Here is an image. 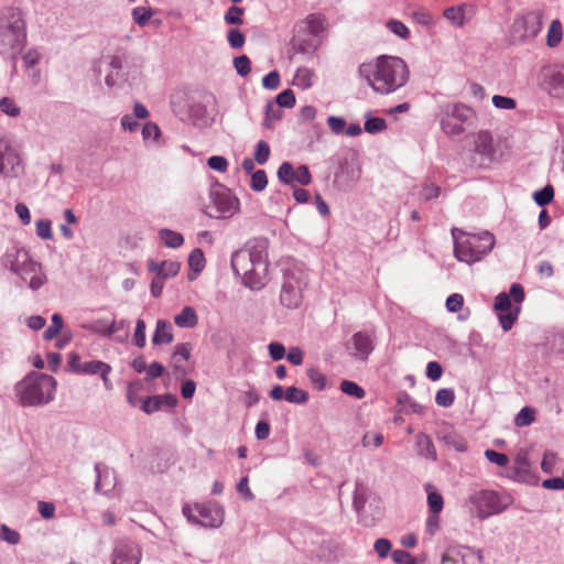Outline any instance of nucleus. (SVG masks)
Here are the masks:
<instances>
[{
    "label": "nucleus",
    "mask_w": 564,
    "mask_h": 564,
    "mask_svg": "<svg viewBox=\"0 0 564 564\" xmlns=\"http://www.w3.org/2000/svg\"><path fill=\"white\" fill-rule=\"evenodd\" d=\"M183 514L188 521L204 527L218 528L224 521V510L217 503L185 505Z\"/></svg>",
    "instance_id": "nucleus-12"
},
{
    "label": "nucleus",
    "mask_w": 564,
    "mask_h": 564,
    "mask_svg": "<svg viewBox=\"0 0 564 564\" xmlns=\"http://www.w3.org/2000/svg\"><path fill=\"white\" fill-rule=\"evenodd\" d=\"M544 79L550 87L556 88L564 84V74L560 70L547 68L544 70Z\"/></svg>",
    "instance_id": "nucleus-49"
},
{
    "label": "nucleus",
    "mask_w": 564,
    "mask_h": 564,
    "mask_svg": "<svg viewBox=\"0 0 564 564\" xmlns=\"http://www.w3.org/2000/svg\"><path fill=\"white\" fill-rule=\"evenodd\" d=\"M392 560L397 564H415L414 558L412 555L403 550H395L392 552Z\"/></svg>",
    "instance_id": "nucleus-64"
},
{
    "label": "nucleus",
    "mask_w": 564,
    "mask_h": 564,
    "mask_svg": "<svg viewBox=\"0 0 564 564\" xmlns=\"http://www.w3.org/2000/svg\"><path fill=\"white\" fill-rule=\"evenodd\" d=\"M438 436L447 446L457 452H465L467 449V441L451 426H444L438 432Z\"/></svg>",
    "instance_id": "nucleus-27"
},
{
    "label": "nucleus",
    "mask_w": 564,
    "mask_h": 564,
    "mask_svg": "<svg viewBox=\"0 0 564 564\" xmlns=\"http://www.w3.org/2000/svg\"><path fill=\"white\" fill-rule=\"evenodd\" d=\"M174 323L181 328H194L198 323L197 313L192 306H185L174 316Z\"/></svg>",
    "instance_id": "nucleus-31"
},
{
    "label": "nucleus",
    "mask_w": 564,
    "mask_h": 564,
    "mask_svg": "<svg viewBox=\"0 0 564 564\" xmlns=\"http://www.w3.org/2000/svg\"><path fill=\"white\" fill-rule=\"evenodd\" d=\"M153 10L147 7H135L132 9L131 15L133 22L139 26H145L153 17Z\"/></svg>",
    "instance_id": "nucleus-37"
},
{
    "label": "nucleus",
    "mask_w": 564,
    "mask_h": 564,
    "mask_svg": "<svg viewBox=\"0 0 564 564\" xmlns=\"http://www.w3.org/2000/svg\"><path fill=\"white\" fill-rule=\"evenodd\" d=\"M467 503L471 516L485 520L503 512L511 505V498L494 490H480L470 495Z\"/></svg>",
    "instance_id": "nucleus-6"
},
{
    "label": "nucleus",
    "mask_w": 564,
    "mask_h": 564,
    "mask_svg": "<svg viewBox=\"0 0 564 564\" xmlns=\"http://www.w3.org/2000/svg\"><path fill=\"white\" fill-rule=\"evenodd\" d=\"M140 550L133 542L121 541L113 551L112 564H139Z\"/></svg>",
    "instance_id": "nucleus-22"
},
{
    "label": "nucleus",
    "mask_w": 564,
    "mask_h": 564,
    "mask_svg": "<svg viewBox=\"0 0 564 564\" xmlns=\"http://www.w3.org/2000/svg\"><path fill=\"white\" fill-rule=\"evenodd\" d=\"M63 327V317L59 314L52 316V325L44 332V339L51 340L56 337Z\"/></svg>",
    "instance_id": "nucleus-52"
},
{
    "label": "nucleus",
    "mask_w": 564,
    "mask_h": 564,
    "mask_svg": "<svg viewBox=\"0 0 564 564\" xmlns=\"http://www.w3.org/2000/svg\"><path fill=\"white\" fill-rule=\"evenodd\" d=\"M426 503L429 511L433 513H442L444 509V498L442 494L432 484H425Z\"/></svg>",
    "instance_id": "nucleus-28"
},
{
    "label": "nucleus",
    "mask_w": 564,
    "mask_h": 564,
    "mask_svg": "<svg viewBox=\"0 0 564 564\" xmlns=\"http://www.w3.org/2000/svg\"><path fill=\"white\" fill-rule=\"evenodd\" d=\"M32 261L33 259L31 258L30 253L25 249L17 246L8 248L1 259L3 267L17 275H19L20 272L29 264V262Z\"/></svg>",
    "instance_id": "nucleus-19"
},
{
    "label": "nucleus",
    "mask_w": 564,
    "mask_h": 564,
    "mask_svg": "<svg viewBox=\"0 0 564 564\" xmlns=\"http://www.w3.org/2000/svg\"><path fill=\"white\" fill-rule=\"evenodd\" d=\"M307 377L316 390H324L326 387V377L316 368L307 369Z\"/></svg>",
    "instance_id": "nucleus-48"
},
{
    "label": "nucleus",
    "mask_w": 564,
    "mask_h": 564,
    "mask_svg": "<svg viewBox=\"0 0 564 564\" xmlns=\"http://www.w3.org/2000/svg\"><path fill=\"white\" fill-rule=\"evenodd\" d=\"M347 351L355 359L365 361L373 350V334L357 332L346 345Z\"/></svg>",
    "instance_id": "nucleus-17"
},
{
    "label": "nucleus",
    "mask_w": 564,
    "mask_h": 564,
    "mask_svg": "<svg viewBox=\"0 0 564 564\" xmlns=\"http://www.w3.org/2000/svg\"><path fill=\"white\" fill-rule=\"evenodd\" d=\"M69 365L77 373L99 375L104 381L105 388L107 390L112 388V383L108 378L111 372V367L108 364L100 360L82 361L78 356L73 355L70 357Z\"/></svg>",
    "instance_id": "nucleus-15"
},
{
    "label": "nucleus",
    "mask_w": 564,
    "mask_h": 564,
    "mask_svg": "<svg viewBox=\"0 0 564 564\" xmlns=\"http://www.w3.org/2000/svg\"><path fill=\"white\" fill-rule=\"evenodd\" d=\"M475 8L471 4L451 7L444 11V17L455 25H462L473 17Z\"/></svg>",
    "instance_id": "nucleus-26"
},
{
    "label": "nucleus",
    "mask_w": 564,
    "mask_h": 564,
    "mask_svg": "<svg viewBox=\"0 0 564 564\" xmlns=\"http://www.w3.org/2000/svg\"><path fill=\"white\" fill-rule=\"evenodd\" d=\"M384 436L380 432H366L361 438V445L365 448H377L383 444Z\"/></svg>",
    "instance_id": "nucleus-41"
},
{
    "label": "nucleus",
    "mask_w": 564,
    "mask_h": 564,
    "mask_svg": "<svg viewBox=\"0 0 564 564\" xmlns=\"http://www.w3.org/2000/svg\"><path fill=\"white\" fill-rule=\"evenodd\" d=\"M485 457L492 464L499 467H506L509 464V457L506 454L496 452L494 449H486Z\"/></svg>",
    "instance_id": "nucleus-57"
},
{
    "label": "nucleus",
    "mask_w": 564,
    "mask_h": 564,
    "mask_svg": "<svg viewBox=\"0 0 564 564\" xmlns=\"http://www.w3.org/2000/svg\"><path fill=\"white\" fill-rule=\"evenodd\" d=\"M270 152V145L263 140L259 141L254 150V161L264 164L269 160Z\"/></svg>",
    "instance_id": "nucleus-53"
},
{
    "label": "nucleus",
    "mask_w": 564,
    "mask_h": 564,
    "mask_svg": "<svg viewBox=\"0 0 564 564\" xmlns=\"http://www.w3.org/2000/svg\"><path fill=\"white\" fill-rule=\"evenodd\" d=\"M25 41V23L18 10H9L0 19V54L14 57Z\"/></svg>",
    "instance_id": "nucleus-5"
},
{
    "label": "nucleus",
    "mask_w": 564,
    "mask_h": 564,
    "mask_svg": "<svg viewBox=\"0 0 564 564\" xmlns=\"http://www.w3.org/2000/svg\"><path fill=\"white\" fill-rule=\"evenodd\" d=\"M133 343L139 348H143L145 346V323L141 318H139L135 323Z\"/></svg>",
    "instance_id": "nucleus-58"
},
{
    "label": "nucleus",
    "mask_w": 564,
    "mask_h": 564,
    "mask_svg": "<svg viewBox=\"0 0 564 564\" xmlns=\"http://www.w3.org/2000/svg\"><path fill=\"white\" fill-rule=\"evenodd\" d=\"M234 65L240 76H247L251 70V63L248 56L241 55L234 59Z\"/></svg>",
    "instance_id": "nucleus-60"
},
{
    "label": "nucleus",
    "mask_w": 564,
    "mask_h": 564,
    "mask_svg": "<svg viewBox=\"0 0 564 564\" xmlns=\"http://www.w3.org/2000/svg\"><path fill=\"white\" fill-rule=\"evenodd\" d=\"M0 110L10 117H18L20 115V108L15 105L14 100L9 97L0 99Z\"/></svg>",
    "instance_id": "nucleus-56"
},
{
    "label": "nucleus",
    "mask_w": 564,
    "mask_h": 564,
    "mask_svg": "<svg viewBox=\"0 0 564 564\" xmlns=\"http://www.w3.org/2000/svg\"><path fill=\"white\" fill-rule=\"evenodd\" d=\"M535 420V410L529 406H525L520 410L514 419V423L517 426L523 427L533 423Z\"/></svg>",
    "instance_id": "nucleus-43"
},
{
    "label": "nucleus",
    "mask_w": 564,
    "mask_h": 564,
    "mask_svg": "<svg viewBox=\"0 0 564 564\" xmlns=\"http://www.w3.org/2000/svg\"><path fill=\"white\" fill-rule=\"evenodd\" d=\"M562 40V24L558 20L552 21L547 31V45L555 47Z\"/></svg>",
    "instance_id": "nucleus-42"
},
{
    "label": "nucleus",
    "mask_w": 564,
    "mask_h": 564,
    "mask_svg": "<svg viewBox=\"0 0 564 564\" xmlns=\"http://www.w3.org/2000/svg\"><path fill=\"white\" fill-rule=\"evenodd\" d=\"M340 390L350 397H354L356 399H362L366 395L365 390L358 386L356 382L350 380H344L340 383Z\"/></svg>",
    "instance_id": "nucleus-44"
},
{
    "label": "nucleus",
    "mask_w": 564,
    "mask_h": 564,
    "mask_svg": "<svg viewBox=\"0 0 564 564\" xmlns=\"http://www.w3.org/2000/svg\"><path fill=\"white\" fill-rule=\"evenodd\" d=\"M210 203L205 213L210 218L226 219L232 217L239 210V200L224 186H216L210 191Z\"/></svg>",
    "instance_id": "nucleus-10"
},
{
    "label": "nucleus",
    "mask_w": 564,
    "mask_h": 564,
    "mask_svg": "<svg viewBox=\"0 0 564 564\" xmlns=\"http://www.w3.org/2000/svg\"><path fill=\"white\" fill-rule=\"evenodd\" d=\"M296 25L317 37H322V34L326 30V19L321 13H311L305 19L297 22Z\"/></svg>",
    "instance_id": "nucleus-25"
},
{
    "label": "nucleus",
    "mask_w": 564,
    "mask_h": 564,
    "mask_svg": "<svg viewBox=\"0 0 564 564\" xmlns=\"http://www.w3.org/2000/svg\"><path fill=\"white\" fill-rule=\"evenodd\" d=\"M278 177L282 183L308 185L312 182V175L306 165L294 169L289 162H283L278 170Z\"/></svg>",
    "instance_id": "nucleus-18"
},
{
    "label": "nucleus",
    "mask_w": 564,
    "mask_h": 564,
    "mask_svg": "<svg viewBox=\"0 0 564 564\" xmlns=\"http://www.w3.org/2000/svg\"><path fill=\"white\" fill-rule=\"evenodd\" d=\"M554 189L551 185H546L541 191L534 193L533 198L539 206H545L553 199Z\"/></svg>",
    "instance_id": "nucleus-51"
},
{
    "label": "nucleus",
    "mask_w": 564,
    "mask_h": 564,
    "mask_svg": "<svg viewBox=\"0 0 564 564\" xmlns=\"http://www.w3.org/2000/svg\"><path fill=\"white\" fill-rule=\"evenodd\" d=\"M476 119V112L473 108L457 102L448 104L442 107L440 115V124L446 135H460L465 132L466 126L473 124Z\"/></svg>",
    "instance_id": "nucleus-7"
},
{
    "label": "nucleus",
    "mask_w": 564,
    "mask_h": 564,
    "mask_svg": "<svg viewBox=\"0 0 564 564\" xmlns=\"http://www.w3.org/2000/svg\"><path fill=\"white\" fill-rule=\"evenodd\" d=\"M32 291L41 289L46 282L47 276L40 262L33 260L18 275Z\"/></svg>",
    "instance_id": "nucleus-20"
},
{
    "label": "nucleus",
    "mask_w": 564,
    "mask_h": 564,
    "mask_svg": "<svg viewBox=\"0 0 564 564\" xmlns=\"http://www.w3.org/2000/svg\"><path fill=\"white\" fill-rule=\"evenodd\" d=\"M173 340L172 325L170 322L159 319L152 337L154 345L170 344Z\"/></svg>",
    "instance_id": "nucleus-29"
},
{
    "label": "nucleus",
    "mask_w": 564,
    "mask_h": 564,
    "mask_svg": "<svg viewBox=\"0 0 564 564\" xmlns=\"http://www.w3.org/2000/svg\"><path fill=\"white\" fill-rule=\"evenodd\" d=\"M455 400V393L452 389H441L435 395V402L444 408L451 406Z\"/></svg>",
    "instance_id": "nucleus-54"
},
{
    "label": "nucleus",
    "mask_w": 564,
    "mask_h": 564,
    "mask_svg": "<svg viewBox=\"0 0 564 564\" xmlns=\"http://www.w3.org/2000/svg\"><path fill=\"white\" fill-rule=\"evenodd\" d=\"M205 257L200 249H194L188 257V267L193 271V274L188 275L189 280H194L198 273L205 268Z\"/></svg>",
    "instance_id": "nucleus-35"
},
{
    "label": "nucleus",
    "mask_w": 564,
    "mask_h": 564,
    "mask_svg": "<svg viewBox=\"0 0 564 564\" xmlns=\"http://www.w3.org/2000/svg\"><path fill=\"white\" fill-rule=\"evenodd\" d=\"M56 380L45 373L31 372L14 387L15 395L23 406H40L54 399Z\"/></svg>",
    "instance_id": "nucleus-3"
},
{
    "label": "nucleus",
    "mask_w": 564,
    "mask_h": 564,
    "mask_svg": "<svg viewBox=\"0 0 564 564\" xmlns=\"http://www.w3.org/2000/svg\"><path fill=\"white\" fill-rule=\"evenodd\" d=\"M95 470L97 474L96 490L106 496L110 495L118 484L116 471L104 464H96Z\"/></svg>",
    "instance_id": "nucleus-23"
},
{
    "label": "nucleus",
    "mask_w": 564,
    "mask_h": 564,
    "mask_svg": "<svg viewBox=\"0 0 564 564\" xmlns=\"http://www.w3.org/2000/svg\"><path fill=\"white\" fill-rule=\"evenodd\" d=\"M441 529V513L427 512L425 520V531L429 535H435Z\"/></svg>",
    "instance_id": "nucleus-47"
},
{
    "label": "nucleus",
    "mask_w": 564,
    "mask_h": 564,
    "mask_svg": "<svg viewBox=\"0 0 564 564\" xmlns=\"http://www.w3.org/2000/svg\"><path fill=\"white\" fill-rule=\"evenodd\" d=\"M147 267L149 272L158 273V275L165 280L176 276L181 270V263L174 260L156 262L155 260L150 259L147 262Z\"/></svg>",
    "instance_id": "nucleus-24"
},
{
    "label": "nucleus",
    "mask_w": 564,
    "mask_h": 564,
    "mask_svg": "<svg viewBox=\"0 0 564 564\" xmlns=\"http://www.w3.org/2000/svg\"><path fill=\"white\" fill-rule=\"evenodd\" d=\"M192 346L188 343L178 344L175 346L173 354V364L177 372L186 375V370L182 362L187 361L191 357Z\"/></svg>",
    "instance_id": "nucleus-32"
},
{
    "label": "nucleus",
    "mask_w": 564,
    "mask_h": 564,
    "mask_svg": "<svg viewBox=\"0 0 564 564\" xmlns=\"http://www.w3.org/2000/svg\"><path fill=\"white\" fill-rule=\"evenodd\" d=\"M273 102L279 105L280 108H292L295 105V95L291 89H285L276 96Z\"/></svg>",
    "instance_id": "nucleus-55"
},
{
    "label": "nucleus",
    "mask_w": 564,
    "mask_h": 564,
    "mask_svg": "<svg viewBox=\"0 0 564 564\" xmlns=\"http://www.w3.org/2000/svg\"><path fill=\"white\" fill-rule=\"evenodd\" d=\"M159 238L164 246L167 248H178L184 243V238L182 234L171 230V229H161L159 231Z\"/></svg>",
    "instance_id": "nucleus-36"
},
{
    "label": "nucleus",
    "mask_w": 564,
    "mask_h": 564,
    "mask_svg": "<svg viewBox=\"0 0 564 564\" xmlns=\"http://www.w3.org/2000/svg\"><path fill=\"white\" fill-rule=\"evenodd\" d=\"M387 29L402 40H408L411 35L409 28L401 21L390 19L386 23Z\"/></svg>",
    "instance_id": "nucleus-38"
},
{
    "label": "nucleus",
    "mask_w": 564,
    "mask_h": 564,
    "mask_svg": "<svg viewBox=\"0 0 564 564\" xmlns=\"http://www.w3.org/2000/svg\"><path fill=\"white\" fill-rule=\"evenodd\" d=\"M492 104L495 107H497L499 109H506V110L514 109L517 106V102L513 98L500 96V95H495L492 97Z\"/></svg>",
    "instance_id": "nucleus-63"
},
{
    "label": "nucleus",
    "mask_w": 564,
    "mask_h": 564,
    "mask_svg": "<svg viewBox=\"0 0 564 564\" xmlns=\"http://www.w3.org/2000/svg\"><path fill=\"white\" fill-rule=\"evenodd\" d=\"M455 258L467 264L480 261L495 246V236L489 231L468 234L458 228L452 229Z\"/></svg>",
    "instance_id": "nucleus-4"
},
{
    "label": "nucleus",
    "mask_w": 564,
    "mask_h": 564,
    "mask_svg": "<svg viewBox=\"0 0 564 564\" xmlns=\"http://www.w3.org/2000/svg\"><path fill=\"white\" fill-rule=\"evenodd\" d=\"M243 9L240 7L232 6L228 9L225 14V21L228 24H241L242 23Z\"/></svg>",
    "instance_id": "nucleus-62"
},
{
    "label": "nucleus",
    "mask_w": 564,
    "mask_h": 564,
    "mask_svg": "<svg viewBox=\"0 0 564 564\" xmlns=\"http://www.w3.org/2000/svg\"><path fill=\"white\" fill-rule=\"evenodd\" d=\"M315 77L316 74L314 69L302 66L296 69L292 84L295 87L305 90L313 86Z\"/></svg>",
    "instance_id": "nucleus-30"
},
{
    "label": "nucleus",
    "mask_w": 564,
    "mask_h": 564,
    "mask_svg": "<svg viewBox=\"0 0 564 564\" xmlns=\"http://www.w3.org/2000/svg\"><path fill=\"white\" fill-rule=\"evenodd\" d=\"M307 276L302 270H288L280 293V302L288 308H297L303 300Z\"/></svg>",
    "instance_id": "nucleus-11"
},
{
    "label": "nucleus",
    "mask_w": 564,
    "mask_h": 564,
    "mask_svg": "<svg viewBox=\"0 0 564 564\" xmlns=\"http://www.w3.org/2000/svg\"><path fill=\"white\" fill-rule=\"evenodd\" d=\"M23 171L19 152L12 147L10 140L0 139V175L15 177Z\"/></svg>",
    "instance_id": "nucleus-14"
},
{
    "label": "nucleus",
    "mask_w": 564,
    "mask_h": 564,
    "mask_svg": "<svg viewBox=\"0 0 564 564\" xmlns=\"http://www.w3.org/2000/svg\"><path fill=\"white\" fill-rule=\"evenodd\" d=\"M162 408V399L159 395L149 397L144 399L141 403V409L150 414L154 411H158Z\"/></svg>",
    "instance_id": "nucleus-59"
},
{
    "label": "nucleus",
    "mask_w": 564,
    "mask_h": 564,
    "mask_svg": "<svg viewBox=\"0 0 564 564\" xmlns=\"http://www.w3.org/2000/svg\"><path fill=\"white\" fill-rule=\"evenodd\" d=\"M358 73L380 95H389L403 87L410 76L406 63L398 56L381 55L362 63Z\"/></svg>",
    "instance_id": "nucleus-1"
},
{
    "label": "nucleus",
    "mask_w": 564,
    "mask_h": 564,
    "mask_svg": "<svg viewBox=\"0 0 564 564\" xmlns=\"http://www.w3.org/2000/svg\"><path fill=\"white\" fill-rule=\"evenodd\" d=\"M161 130L154 122H147L142 128V138L145 143L159 142Z\"/></svg>",
    "instance_id": "nucleus-39"
},
{
    "label": "nucleus",
    "mask_w": 564,
    "mask_h": 564,
    "mask_svg": "<svg viewBox=\"0 0 564 564\" xmlns=\"http://www.w3.org/2000/svg\"><path fill=\"white\" fill-rule=\"evenodd\" d=\"M416 448H417V453L421 456L431 458L433 460L436 459V452H435L434 444H433L432 440L426 434L420 433L416 435Z\"/></svg>",
    "instance_id": "nucleus-33"
},
{
    "label": "nucleus",
    "mask_w": 564,
    "mask_h": 564,
    "mask_svg": "<svg viewBox=\"0 0 564 564\" xmlns=\"http://www.w3.org/2000/svg\"><path fill=\"white\" fill-rule=\"evenodd\" d=\"M321 44L322 37H317L295 24L294 35L291 40L292 50L295 53L312 56Z\"/></svg>",
    "instance_id": "nucleus-16"
},
{
    "label": "nucleus",
    "mask_w": 564,
    "mask_h": 564,
    "mask_svg": "<svg viewBox=\"0 0 564 564\" xmlns=\"http://www.w3.org/2000/svg\"><path fill=\"white\" fill-rule=\"evenodd\" d=\"M231 267L235 273L242 275L246 286L260 290L267 283L268 252L264 240L249 242L231 256Z\"/></svg>",
    "instance_id": "nucleus-2"
},
{
    "label": "nucleus",
    "mask_w": 564,
    "mask_h": 564,
    "mask_svg": "<svg viewBox=\"0 0 564 564\" xmlns=\"http://www.w3.org/2000/svg\"><path fill=\"white\" fill-rule=\"evenodd\" d=\"M0 540L11 545L20 543L21 535L17 530L9 528L7 524L0 525Z\"/></svg>",
    "instance_id": "nucleus-46"
},
{
    "label": "nucleus",
    "mask_w": 564,
    "mask_h": 564,
    "mask_svg": "<svg viewBox=\"0 0 564 564\" xmlns=\"http://www.w3.org/2000/svg\"><path fill=\"white\" fill-rule=\"evenodd\" d=\"M524 299V291L520 284H512L509 294L500 293L496 297L494 308L505 332L512 328L520 313V303Z\"/></svg>",
    "instance_id": "nucleus-8"
},
{
    "label": "nucleus",
    "mask_w": 564,
    "mask_h": 564,
    "mask_svg": "<svg viewBox=\"0 0 564 564\" xmlns=\"http://www.w3.org/2000/svg\"><path fill=\"white\" fill-rule=\"evenodd\" d=\"M542 26V12L531 11L514 22V29L522 37L535 36Z\"/></svg>",
    "instance_id": "nucleus-21"
},
{
    "label": "nucleus",
    "mask_w": 564,
    "mask_h": 564,
    "mask_svg": "<svg viewBox=\"0 0 564 564\" xmlns=\"http://www.w3.org/2000/svg\"><path fill=\"white\" fill-rule=\"evenodd\" d=\"M387 124L382 118H368L365 122V130L368 133H378L386 129Z\"/></svg>",
    "instance_id": "nucleus-61"
},
{
    "label": "nucleus",
    "mask_w": 564,
    "mask_h": 564,
    "mask_svg": "<svg viewBox=\"0 0 564 564\" xmlns=\"http://www.w3.org/2000/svg\"><path fill=\"white\" fill-rule=\"evenodd\" d=\"M366 501L367 488L361 484H357L354 491L352 505L358 513L365 508Z\"/></svg>",
    "instance_id": "nucleus-45"
},
{
    "label": "nucleus",
    "mask_w": 564,
    "mask_h": 564,
    "mask_svg": "<svg viewBox=\"0 0 564 564\" xmlns=\"http://www.w3.org/2000/svg\"><path fill=\"white\" fill-rule=\"evenodd\" d=\"M268 185L267 174L263 170H258L251 175L250 186L256 192L263 191Z\"/></svg>",
    "instance_id": "nucleus-50"
},
{
    "label": "nucleus",
    "mask_w": 564,
    "mask_h": 564,
    "mask_svg": "<svg viewBox=\"0 0 564 564\" xmlns=\"http://www.w3.org/2000/svg\"><path fill=\"white\" fill-rule=\"evenodd\" d=\"M285 400L290 403L304 404L308 400V393L296 387H289L285 390Z\"/></svg>",
    "instance_id": "nucleus-40"
},
{
    "label": "nucleus",
    "mask_w": 564,
    "mask_h": 564,
    "mask_svg": "<svg viewBox=\"0 0 564 564\" xmlns=\"http://www.w3.org/2000/svg\"><path fill=\"white\" fill-rule=\"evenodd\" d=\"M484 554L480 549L464 544H451L442 555L441 564H482Z\"/></svg>",
    "instance_id": "nucleus-13"
},
{
    "label": "nucleus",
    "mask_w": 564,
    "mask_h": 564,
    "mask_svg": "<svg viewBox=\"0 0 564 564\" xmlns=\"http://www.w3.org/2000/svg\"><path fill=\"white\" fill-rule=\"evenodd\" d=\"M283 111L279 105L273 101H269L265 106L263 127L272 129L274 124L282 119Z\"/></svg>",
    "instance_id": "nucleus-34"
},
{
    "label": "nucleus",
    "mask_w": 564,
    "mask_h": 564,
    "mask_svg": "<svg viewBox=\"0 0 564 564\" xmlns=\"http://www.w3.org/2000/svg\"><path fill=\"white\" fill-rule=\"evenodd\" d=\"M470 150L477 156L480 166H488L501 155L500 141L489 130H479L470 135Z\"/></svg>",
    "instance_id": "nucleus-9"
}]
</instances>
